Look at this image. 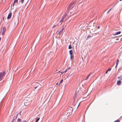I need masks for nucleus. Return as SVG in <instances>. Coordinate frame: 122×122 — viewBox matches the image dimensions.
<instances>
[{"label":"nucleus","instance_id":"c756f323","mask_svg":"<svg viewBox=\"0 0 122 122\" xmlns=\"http://www.w3.org/2000/svg\"><path fill=\"white\" fill-rule=\"evenodd\" d=\"M108 71L107 70V71H106V74H107V72Z\"/></svg>","mask_w":122,"mask_h":122},{"label":"nucleus","instance_id":"f03ea898","mask_svg":"<svg viewBox=\"0 0 122 122\" xmlns=\"http://www.w3.org/2000/svg\"><path fill=\"white\" fill-rule=\"evenodd\" d=\"M6 27L4 26L2 28V35H3L5 33V32L6 31Z\"/></svg>","mask_w":122,"mask_h":122},{"label":"nucleus","instance_id":"20e7f679","mask_svg":"<svg viewBox=\"0 0 122 122\" xmlns=\"http://www.w3.org/2000/svg\"><path fill=\"white\" fill-rule=\"evenodd\" d=\"M11 15H12V13L11 12H10V13L9 14L8 16V17L7 18V19H10L11 18Z\"/></svg>","mask_w":122,"mask_h":122},{"label":"nucleus","instance_id":"4be33fe9","mask_svg":"<svg viewBox=\"0 0 122 122\" xmlns=\"http://www.w3.org/2000/svg\"><path fill=\"white\" fill-rule=\"evenodd\" d=\"M56 26V25H54V26H53L52 27V28H55Z\"/></svg>","mask_w":122,"mask_h":122},{"label":"nucleus","instance_id":"0eeeda50","mask_svg":"<svg viewBox=\"0 0 122 122\" xmlns=\"http://www.w3.org/2000/svg\"><path fill=\"white\" fill-rule=\"evenodd\" d=\"M117 84L118 85H120L121 84V81H120L119 80L117 82Z\"/></svg>","mask_w":122,"mask_h":122},{"label":"nucleus","instance_id":"473e14b6","mask_svg":"<svg viewBox=\"0 0 122 122\" xmlns=\"http://www.w3.org/2000/svg\"><path fill=\"white\" fill-rule=\"evenodd\" d=\"M119 40V39H118V38H117V39H116V40Z\"/></svg>","mask_w":122,"mask_h":122},{"label":"nucleus","instance_id":"1a4fd4ad","mask_svg":"<svg viewBox=\"0 0 122 122\" xmlns=\"http://www.w3.org/2000/svg\"><path fill=\"white\" fill-rule=\"evenodd\" d=\"M64 30V28H63L59 32V35H60V34H61L63 30Z\"/></svg>","mask_w":122,"mask_h":122},{"label":"nucleus","instance_id":"f8f14e48","mask_svg":"<svg viewBox=\"0 0 122 122\" xmlns=\"http://www.w3.org/2000/svg\"><path fill=\"white\" fill-rule=\"evenodd\" d=\"M121 31H119L118 32H116L115 34V35H116L119 34L121 33Z\"/></svg>","mask_w":122,"mask_h":122},{"label":"nucleus","instance_id":"72a5a7b5","mask_svg":"<svg viewBox=\"0 0 122 122\" xmlns=\"http://www.w3.org/2000/svg\"><path fill=\"white\" fill-rule=\"evenodd\" d=\"M58 84V83H57L56 84V85H57Z\"/></svg>","mask_w":122,"mask_h":122},{"label":"nucleus","instance_id":"7ed1b4c3","mask_svg":"<svg viewBox=\"0 0 122 122\" xmlns=\"http://www.w3.org/2000/svg\"><path fill=\"white\" fill-rule=\"evenodd\" d=\"M66 15H63L62 18L61 19V20L60 22V25H61L62 22H63L64 19L66 18Z\"/></svg>","mask_w":122,"mask_h":122},{"label":"nucleus","instance_id":"393cba45","mask_svg":"<svg viewBox=\"0 0 122 122\" xmlns=\"http://www.w3.org/2000/svg\"><path fill=\"white\" fill-rule=\"evenodd\" d=\"M15 3H14V2L13 4H12V6H14L15 4Z\"/></svg>","mask_w":122,"mask_h":122},{"label":"nucleus","instance_id":"bb28decb","mask_svg":"<svg viewBox=\"0 0 122 122\" xmlns=\"http://www.w3.org/2000/svg\"><path fill=\"white\" fill-rule=\"evenodd\" d=\"M22 122H27L25 120H23L22 121Z\"/></svg>","mask_w":122,"mask_h":122},{"label":"nucleus","instance_id":"2f4dec72","mask_svg":"<svg viewBox=\"0 0 122 122\" xmlns=\"http://www.w3.org/2000/svg\"><path fill=\"white\" fill-rule=\"evenodd\" d=\"M14 120H12L11 122H14Z\"/></svg>","mask_w":122,"mask_h":122},{"label":"nucleus","instance_id":"f257e3e1","mask_svg":"<svg viewBox=\"0 0 122 122\" xmlns=\"http://www.w3.org/2000/svg\"><path fill=\"white\" fill-rule=\"evenodd\" d=\"M5 71H3L2 72L0 73V79L1 80L2 79L5 75Z\"/></svg>","mask_w":122,"mask_h":122},{"label":"nucleus","instance_id":"dca6fc26","mask_svg":"<svg viewBox=\"0 0 122 122\" xmlns=\"http://www.w3.org/2000/svg\"><path fill=\"white\" fill-rule=\"evenodd\" d=\"M71 48H72V47H71V45L70 44L69 46L68 49H71Z\"/></svg>","mask_w":122,"mask_h":122},{"label":"nucleus","instance_id":"39448f33","mask_svg":"<svg viewBox=\"0 0 122 122\" xmlns=\"http://www.w3.org/2000/svg\"><path fill=\"white\" fill-rule=\"evenodd\" d=\"M73 3H72L69 5V6H68V7L70 9H72L73 7Z\"/></svg>","mask_w":122,"mask_h":122},{"label":"nucleus","instance_id":"aec40b11","mask_svg":"<svg viewBox=\"0 0 122 122\" xmlns=\"http://www.w3.org/2000/svg\"><path fill=\"white\" fill-rule=\"evenodd\" d=\"M24 0H21V1L22 3H24Z\"/></svg>","mask_w":122,"mask_h":122},{"label":"nucleus","instance_id":"412c9836","mask_svg":"<svg viewBox=\"0 0 122 122\" xmlns=\"http://www.w3.org/2000/svg\"><path fill=\"white\" fill-rule=\"evenodd\" d=\"M112 9L111 8L107 12V13H108L109 12V11L111 10Z\"/></svg>","mask_w":122,"mask_h":122},{"label":"nucleus","instance_id":"c9c22d12","mask_svg":"<svg viewBox=\"0 0 122 122\" xmlns=\"http://www.w3.org/2000/svg\"><path fill=\"white\" fill-rule=\"evenodd\" d=\"M21 113V112H20V115H21V114H20Z\"/></svg>","mask_w":122,"mask_h":122},{"label":"nucleus","instance_id":"f704fd0d","mask_svg":"<svg viewBox=\"0 0 122 122\" xmlns=\"http://www.w3.org/2000/svg\"><path fill=\"white\" fill-rule=\"evenodd\" d=\"M120 0V1H121L122 0Z\"/></svg>","mask_w":122,"mask_h":122},{"label":"nucleus","instance_id":"9d476101","mask_svg":"<svg viewBox=\"0 0 122 122\" xmlns=\"http://www.w3.org/2000/svg\"><path fill=\"white\" fill-rule=\"evenodd\" d=\"M69 53L71 55H72V50H71L69 51Z\"/></svg>","mask_w":122,"mask_h":122},{"label":"nucleus","instance_id":"5701e85b","mask_svg":"<svg viewBox=\"0 0 122 122\" xmlns=\"http://www.w3.org/2000/svg\"><path fill=\"white\" fill-rule=\"evenodd\" d=\"M18 115H17L15 117V116L14 117V118H15V119H16L17 117V116H18Z\"/></svg>","mask_w":122,"mask_h":122},{"label":"nucleus","instance_id":"a878e982","mask_svg":"<svg viewBox=\"0 0 122 122\" xmlns=\"http://www.w3.org/2000/svg\"><path fill=\"white\" fill-rule=\"evenodd\" d=\"M71 60H72V55H71Z\"/></svg>","mask_w":122,"mask_h":122},{"label":"nucleus","instance_id":"7c9ffc66","mask_svg":"<svg viewBox=\"0 0 122 122\" xmlns=\"http://www.w3.org/2000/svg\"><path fill=\"white\" fill-rule=\"evenodd\" d=\"M37 87V86H36L34 88L35 89H36Z\"/></svg>","mask_w":122,"mask_h":122},{"label":"nucleus","instance_id":"a211bd4d","mask_svg":"<svg viewBox=\"0 0 122 122\" xmlns=\"http://www.w3.org/2000/svg\"><path fill=\"white\" fill-rule=\"evenodd\" d=\"M120 121V120L118 119V120H116L115 121V122H119Z\"/></svg>","mask_w":122,"mask_h":122},{"label":"nucleus","instance_id":"ddd939ff","mask_svg":"<svg viewBox=\"0 0 122 122\" xmlns=\"http://www.w3.org/2000/svg\"><path fill=\"white\" fill-rule=\"evenodd\" d=\"M18 0H15L14 1V3L17 4Z\"/></svg>","mask_w":122,"mask_h":122},{"label":"nucleus","instance_id":"4468645a","mask_svg":"<svg viewBox=\"0 0 122 122\" xmlns=\"http://www.w3.org/2000/svg\"><path fill=\"white\" fill-rule=\"evenodd\" d=\"M118 61H119L118 60H117V62L116 63V66H115L116 67H117V65H118L117 62H118Z\"/></svg>","mask_w":122,"mask_h":122},{"label":"nucleus","instance_id":"6ab92c4d","mask_svg":"<svg viewBox=\"0 0 122 122\" xmlns=\"http://www.w3.org/2000/svg\"><path fill=\"white\" fill-rule=\"evenodd\" d=\"M118 78L119 79H120L121 80L122 79V77L121 76H120L119 77H118Z\"/></svg>","mask_w":122,"mask_h":122},{"label":"nucleus","instance_id":"4c0bfd02","mask_svg":"<svg viewBox=\"0 0 122 122\" xmlns=\"http://www.w3.org/2000/svg\"><path fill=\"white\" fill-rule=\"evenodd\" d=\"M16 5V4H15V5Z\"/></svg>","mask_w":122,"mask_h":122},{"label":"nucleus","instance_id":"cd10ccee","mask_svg":"<svg viewBox=\"0 0 122 122\" xmlns=\"http://www.w3.org/2000/svg\"><path fill=\"white\" fill-rule=\"evenodd\" d=\"M4 18L5 17H3V21H5L4 20Z\"/></svg>","mask_w":122,"mask_h":122},{"label":"nucleus","instance_id":"f3484780","mask_svg":"<svg viewBox=\"0 0 122 122\" xmlns=\"http://www.w3.org/2000/svg\"><path fill=\"white\" fill-rule=\"evenodd\" d=\"M21 120L20 118H18L17 119V121L19 122H20L21 121Z\"/></svg>","mask_w":122,"mask_h":122},{"label":"nucleus","instance_id":"c85d7f7f","mask_svg":"<svg viewBox=\"0 0 122 122\" xmlns=\"http://www.w3.org/2000/svg\"><path fill=\"white\" fill-rule=\"evenodd\" d=\"M67 69H66L65 70V71L64 72H66L67 71Z\"/></svg>","mask_w":122,"mask_h":122},{"label":"nucleus","instance_id":"6e6552de","mask_svg":"<svg viewBox=\"0 0 122 122\" xmlns=\"http://www.w3.org/2000/svg\"><path fill=\"white\" fill-rule=\"evenodd\" d=\"M91 73H90L86 77L85 80H87L90 77L91 75Z\"/></svg>","mask_w":122,"mask_h":122},{"label":"nucleus","instance_id":"e433bc0d","mask_svg":"<svg viewBox=\"0 0 122 122\" xmlns=\"http://www.w3.org/2000/svg\"><path fill=\"white\" fill-rule=\"evenodd\" d=\"M17 23H18V21H17Z\"/></svg>","mask_w":122,"mask_h":122},{"label":"nucleus","instance_id":"b1692460","mask_svg":"<svg viewBox=\"0 0 122 122\" xmlns=\"http://www.w3.org/2000/svg\"><path fill=\"white\" fill-rule=\"evenodd\" d=\"M111 68H109L108 70H107V71H110L111 70Z\"/></svg>","mask_w":122,"mask_h":122},{"label":"nucleus","instance_id":"2eb2a0df","mask_svg":"<svg viewBox=\"0 0 122 122\" xmlns=\"http://www.w3.org/2000/svg\"><path fill=\"white\" fill-rule=\"evenodd\" d=\"M63 81V79H62L60 81V82L59 83V84H61L62 82Z\"/></svg>","mask_w":122,"mask_h":122},{"label":"nucleus","instance_id":"9b49d317","mask_svg":"<svg viewBox=\"0 0 122 122\" xmlns=\"http://www.w3.org/2000/svg\"><path fill=\"white\" fill-rule=\"evenodd\" d=\"M36 122H38L39 121V120L40 119V118H36Z\"/></svg>","mask_w":122,"mask_h":122},{"label":"nucleus","instance_id":"423d86ee","mask_svg":"<svg viewBox=\"0 0 122 122\" xmlns=\"http://www.w3.org/2000/svg\"><path fill=\"white\" fill-rule=\"evenodd\" d=\"M56 75L58 76V77L57 78V79L59 78L61 76V75L60 72H58L56 73Z\"/></svg>","mask_w":122,"mask_h":122}]
</instances>
